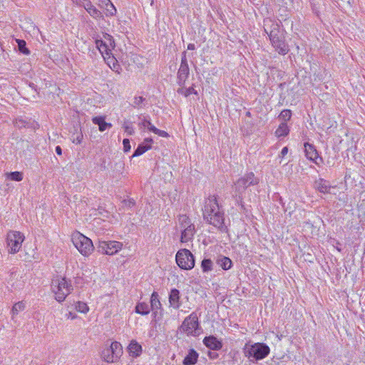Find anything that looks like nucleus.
Instances as JSON below:
<instances>
[{"label":"nucleus","instance_id":"f257e3e1","mask_svg":"<svg viewBox=\"0 0 365 365\" xmlns=\"http://www.w3.org/2000/svg\"><path fill=\"white\" fill-rule=\"evenodd\" d=\"M202 212L203 218L207 222L221 232H227V227L225 225L224 212L221 210L215 196H211L205 200Z\"/></svg>","mask_w":365,"mask_h":365},{"label":"nucleus","instance_id":"f03ea898","mask_svg":"<svg viewBox=\"0 0 365 365\" xmlns=\"http://www.w3.org/2000/svg\"><path fill=\"white\" fill-rule=\"evenodd\" d=\"M264 29L275 50L279 54H287L289 52V47L285 43L284 33L280 29L279 23L271 19H266L264 21Z\"/></svg>","mask_w":365,"mask_h":365},{"label":"nucleus","instance_id":"7ed1b4c3","mask_svg":"<svg viewBox=\"0 0 365 365\" xmlns=\"http://www.w3.org/2000/svg\"><path fill=\"white\" fill-rule=\"evenodd\" d=\"M175 229L177 232L180 233V242L182 243L191 242L196 232L194 223L186 215L178 216Z\"/></svg>","mask_w":365,"mask_h":365},{"label":"nucleus","instance_id":"20e7f679","mask_svg":"<svg viewBox=\"0 0 365 365\" xmlns=\"http://www.w3.org/2000/svg\"><path fill=\"white\" fill-rule=\"evenodd\" d=\"M71 240L78 251L84 257L90 256L94 250L92 240L79 232L72 234Z\"/></svg>","mask_w":365,"mask_h":365},{"label":"nucleus","instance_id":"39448f33","mask_svg":"<svg viewBox=\"0 0 365 365\" xmlns=\"http://www.w3.org/2000/svg\"><path fill=\"white\" fill-rule=\"evenodd\" d=\"M51 290L56 300L62 302L73 290V286L66 278L56 279L52 282Z\"/></svg>","mask_w":365,"mask_h":365},{"label":"nucleus","instance_id":"423d86ee","mask_svg":"<svg viewBox=\"0 0 365 365\" xmlns=\"http://www.w3.org/2000/svg\"><path fill=\"white\" fill-rule=\"evenodd\" d=\"M244 351L245 356L250 360L254 359L256 361L264 359L270 352L269 347L264 343L246 344Z\"/></svg>","mask_w":365,"mask_h":365},{"label":"nucleus","instance_id":"0eeeda50","mask_svg":"<svg viewBox=\"0 0 365 365\" xmlns=\"http://www.w3.org/2000/svg\"><path fill=\"white\" fill-rule=\"evenodd\" d=\"M123 354V347L120 343L113 341L110 346L103 349L101 357L107 363L117 362Z\"/></svg>","mask_w":365,"mask_h":365},{"label":"nucleus","instance_id":"6e6552de","mask_svg":"<svg viewBox=\"0 0 365 365\" xmlns=\"http://www.w3.org/2000/svg\"><path fill=\"white\" fill-rule=\"evenodd\" d=\"M25 240L24 235L19 231L11 230L6 235V245L10 254H16L21 248Z\"/></svg>","mask_w":365,"mask_h":365},{"label":"nucleus","instance_id":"1a4fd4ad","mask_svg":"<svg viewBox=\"0 0 365 365\" xmlns=\"http://www.w3.org/2000/svg\"><path fill=\"white\" fill-rule=\"evenodd\" d=\"M259 182L258 178L255 176L252 172L246 173L240 178L233 186V190L236 196H240L245 192V190L250 185H257Z\"/></svg>","mask_w":365,"mask_h":365},{"label":"nucleus","instance_id":"9d476101","mask_svg":"<svg viewBox=\"0 0 365 365\" xmlns=\"http://www.w3.org/2000/svg\"><path fill=\"white\" fill-rule=\"evenodd\" d=\"M182 332L187 335L197 336L200 334L198 317L195 312H192L187 317L180 327Z\"/></svg>","mask_w":365,"mask_h":365},{"label":"nucleus","instance_id":"9b49d317","mask_svg":"<svg viewBox=\"0 0 365 365\" xmlns=\"http://www.w3.org/2000/svg\"><path fill=\"white\" fill-rule=\"evenodd\" d=\"M178 265L182 269L190 270L195 266L193 255L187 249L180 250L175 256Z\"/></svg>","mask_w":365,"mask_h":365},{"label":"nucleus","instance_id":"f8f14e48","mask_svg":"<svg viewBox=\"0 0 365 365\" xmlns=\"http://www.w3.org/2000/svg\"><path fill=\"white\" fill-rule=\"evenodd\" d=\"M123 247V243L118 241H99L97 251L103 255H113L121 250Z\"/></svg>","mask_w":365,"mask_h":365},{"label":"nucleus","instance_id":"ddd939ff","mask_svg":"<svg viewBox=\"0 0 365 365\" xmlns=\"http://www.w3.org/2000/svg\"><path fill=\"white\" fill-rule=\"evenodd\" d=\"M96 46L103 57L106 55L111 54V51L115 47V43L112 37L106 34L104 36L103 39L96 41Z\"/></svg>","mask_w":365,"mask_h":365},{"label":"nucleus","instance_id":"4468645a","mask_svg":"<svg viewBox=\"0 0 365 365\" xmlns=\"http://www.w3.org/2000/svg\"><path fill=\"white\" fill-rule=\"evenodd\" d=\"M190 74V69L185 55L182 57L180 68L178 72V83L183 86Z\"/></svg>","mask_w":365,"mask_h":365},{"label":"nucleus","instance_id":"2eb2a0df","mask_svg":"<svg viewBox=\"0 0 365 365\" xmlns=\"http://www.w3.org/2000/svg\"><path fill=\"white\" fill-rule=\"evenodd\" d=\"M304 146V153L307 158L314 162L317 165H319V163L318 162V160H319V161H322V158L319 157V154L317 150L315 149L314 146L312 144H309V143H305Z\"/></svg>","mask_w":365,"mask_h":365},{"label":"nucleus","instance_id":"dca6fc26","mask_svg":"<svg viewBox=\"0 0 365 365\" xmlns=\"http://www.w3.org/2000/svg\"><path fill=\"white\" fill-rule=\"evenodd\" d=\"M98 6L104 10L106 16H113L117 10L110 0H97Z\"/></svg>","mask_w":365,"mask_h":365},{"label":"nucleus","instance_id":"f3484780","mask_svg":"<svg viewBox=\"0 0 365 365\" xmlns=\"http://www.w3.org/2000/svg\"><path fill=\"white\" fill-rule=\"evenodd\" d=\"M203 344L212 350H220L222 347L221 341L214 336H205L203 339Z\"/></svg>","mask_w":365,"mask_h":365},{"label":"nucleus","instance_id":"a211bd4d","mask_svg":"<svg viewBox=\"0 0 365 365\" xmlns=\"http://www.w3.org/2000/svg\"><path fill=\"white\" fill-rule=\"evenodd\" d=\"M180 299V296L179 290L175 288L172 289L169 294L170 306L175 309H179L181 306Z\"/></svg>","mask_w":365,"mask_h":365},{"label":"nucleus","instance_id":"6ab92c4d","mask_svg":"<svg viewBox=\"0 0 365 365\" xmlns=\"http://www.w3.org/2000/svg\"><path fill=\"white\" fill-rule=\"evenodd\" d=\"M152 143L153 140L151 138L145 139L144 141L138 146L132 157H138L145 153L151 148Z\"/></svg>","mask_w":365,"mask_h":365},{"label":"nucleus","instance_id":"aec40b11","mask_svg":"<svg viewBox=\"0 0 365 365\" xmlns=\"http://www.w3.org/2000/svg\"><path fill=\"white\" fill-rule=\"evenodd\" d=\"M83 8L93 19L97 20L103 19L101 11H99L94 5H93L91 1H87V3H86V4L83 6Z\"/></svg>","mask_w":365,"mask_h":365},{"label":"nucleus","instance_id":"412c9836","mask_svg":"<svg viewBox=\"0 0 365 365\" xmlns=\"http://www.w3.org/2000/svg\"><path fill=\"white\" fill-rule=\"evenodd\" d=\"M107 65L115 72L120 73V66L116 58L111 54L106 55L103 56Z\"/></svg>","mask_w":365,"mask_h":365},{"label":"nucleus","instance_id":"4be33fe9","mask_svg":"<svg viewBox=\"0 0 365 365\" xmlns=\"http://www.w3.org/2000/svg\"><path fill=\"white\" fill-rule=\"evenodd\" d=\"M129 354L133 357H138L142 353V346L135 340H132L128 346Z\"/></svg>","mask_w":365,"mask_h":365},{"label":"nucleus","instance_id":"5701e85b","mask_svg":"<svg viewBox=\"0 0 365 365\" xmlns=\"http://www.w3.org/2000/svg\"><path fill=\"white\" fill-rule=\"evenodd\" d=\"M198 356V353L193 349H190L184 358L182 363L184 365H194L197 363Z\"/></svg>","mask_w":365,"mask_h":365},{"label":"nucleus","instance_id":"b1692460","mask_svg":"<svg viewBox=\"0 0 365 365\" xmlns=\"http://www.w3.org/2000/svg\"><path fill=\"white\" fill-rule=\"evenodd\" d=\"M216 263L223 270H229L232 267V260L225 256H219L216 260Z\"/></svg>","mask_w":365,"mask_h":365},{"label":"nucleus","instance_id":"393cba45","mask_svg":"<svg viewBox=\"0 0 365 365\" xmlns=\"http://www.w3.org/2000/svg\"><path fill=\"white\" fill-rule=\"evenodd\" d=\"M161 303L160 301L159 295L157 292H154L150 297V308L155 313L158 309H161Z\"/></svg>","mask_w":365,"mask_h":365},{"label":"nucleus","instance_id":"a878e982","mask_svg":"<svg viewBox=\"0 0 365 365\" xmlns=\"http://www.w3.org/2000/svg\"><path fill=\"white\" fill-rule=\"evenodd\" d=\"M289 133V128L285 122H282L274 132L275 136L278 138L285 137Z\"/></svg>","mask_w":365,"mask_h":365},{"label":"nucleus","instance_id":"bb28decb","mask_svg":"<svg viewBox=\"0 0 365 365\" xmlns=\"http://www.w3.org/2000/svg\"><path fill=\"white\" fill-rule=\"evenodd\" d=\"M317 189L322 193H328L329 192V190L331 188V186L327 180L320 178L315 182Z\"/></svg>","mask_w":365,"mask_h":365},{"label":"nucleus","instance_id":"cd10ccee","mask_svg":"<svg viewBox=\"0 0 365 365\" xmlns=\"http://www.w3.org/2000/svg\"><path fill=\"white\" fill-rule=\"evenodd\" d=\"M135 311L137 314L147 315L150 313V308L145 302H138L135 306Z\"/></svg>","mask_w":365,"mask_h":365},{"label":"nucleus","instance_id":"c85d7f7f","mask_svg":"<svg viewBox=\"0 0 365 365\" xmlns=\"http://www.w3.org/2000/svg\"><path fill=\"white\" fill-rule=\"evenodd\" d=\"M71 307H73V308L78 312L82 314H86L89 312V307L86 302H81V301H76L73 302V303L71 304Z\"/></svg>","mask_w":365,"mask_h":365},{"label":"nucleus","instance_id":"c756f323","mask_svg":"<svg viewBox=\"0 0 365 365\" xmlns=\"http://www.w3.org/2000/svg\"><path fill=\"white\" fill-rule=\"evenodd\" d=\"M25 308L26 304L24 302L15 303L11 309V319L14 320L15 316H16L19 312L24 311Z\"/></svg>","mask_w":365,"mask_h":365},{"label":"nucleus","instance_id":"7c9ffc66","mask_svg":"<svg viewBox=\"0 0 365 365\" xmlns=\"http://www.w3.org/2000/svg\"><path fill=\"white\" fill-rule=\"evenodd\" d=\"M6 178L7 180L19 182L23 180L24 175L21 172L14 171L6 173Z\"/></svg>","mask_w":365,"mask_h":365},{"label":"nucleus","instance_id":"2f4dec72","mask_svg":"<svg viewBox=\"0 0 365 365\" xmlns=\"http://www.w3.org/2000/svg\"><path fill=\"white\" fill-rule=\"evenodd\" d=\"M178 93L183 95L185 97L190 96L191 94H197L196 90L192 87L185 88L182 87L178 90Z\"/></svg>","mask_w":365,"mask_h":365},{"label":"nucleus","instance_id":"473e14b6","mask_svg":"<svg viewBox=\"0 0 365 365\" xmlns=\"http://www.w3.org/2000/svg\"><path fill=\"white\" fill-rule=\"evenodd\" d=\"M212 262L210 259H204L201 262V268L203 272H208L212 269Z\"/></svg>","mask_w":365,"mask_h":365},{"label":"nucleus","instance_id":"72a5a7b5","mask_svg":"<svg viewBox=\"0 0 365 365\" xmlns=\"http://www.w3.org/2000/svg\"><path fill=\"white\" fill-rule=\"evenodd\" d=\"M292 117V111L289 109H284L282 110L280 113L279 118L282 120V122L287 123L288 120L291 119Z\"/></svg>","mask_w":365,"mask_h":365},{"label":"nucleus","instance_id":"f704fd0d","mask_svg":"<svg viewBox=\"0 0 365 365\" xmlns=\"http://www.w3.org/2000/svg\"><path fill=\"white\" fill-rule=\"evenodd\" d=\"M145 101V98L143 96H135L132 105L134 108H140L143 107Z\"/></svg>","mask_w":365,"mask_h":365},{"label":"nucleus","instance_id":"c9c22d12","mask_svg":"<svg viewBox=\"0 0 365 365\" xmlns=\"http://www.w3.org/2000/svg\"><path fill=\"white\" fill-rule=\"evenodd\" d=\"M19 51L24 54H29V49L26 47V42L24 40H16Z\"/></svg>","mask_w":365,"mask_h":365},{"label":"nucleus","instance_id":"e433bc0d","mask_svg":"<svg viewBox=\"0 0 365 365\" xmlns=\"http://www.w3.org/2000/svg\"><path fill=\"white\" fill-rule=\"evenodd\" d=\"M27 125L28 122L23 118H17L14 121V125L19 128H25Z\"/></svg>","mask_w":365,"mask_h":365},{"label":"nucleus","instance_id":"4c0bfd02","mask_svg":"<svg viewBox=\"0 0 365 365\" xmlns=\"http://www.w3.org/2000/svg\"><path fill=\"white\" fill-rule=\"evenodd\" d=\"M151 132L154 133L155 134H156L160 137H163V138L168 137V133L166 131L160 130V129L157 128L156 127L153 128Z\"/></svg>","mask_w":365,"mask_h":365},{"label":"nucleus","instance_id":"58836bf2","mask_svg":"<svg viewBox=\"0 0 365 365\" xmlns=\"http://www.w3.org/2000/svg\"><path fill=\"white\" fill-rule=\"evenodd\" d=\"M123 128L128 135H132L134 133V129L130 123H125L123 124Z\"/></svg>","mask_w":365,"mask_h":365},{"label":"nucleus","instance_id":"ea45409f","mask_svg":"<svg viewBox=\"0 0 365 365\" xmlns=\"http://www.w3.org/2000/svg\"><path fill=\"white\" fill-rule=\"evenodd\" d=\"M141 125L149 130L150 131H152V128H155V126L151 123V122L148 119H143L141 122Z\"/></svg>","mask_w":365,"mask_h":365},{"label":"nucleus","instance_id":"a19ab883","mask_svg":"<svg viewBox=\"0 0 365 365\" xmlns=\"http://www.w3.org/2000/svg\"><path fill=\"white\" fill-rule=\"evenodd\" d=\"M92 121L94 124L98 125V127L101 123H103L105 121V118L103 116H96L93 118Z\"/></svg>","mask_w":365,"mask_h":365},{"label":"nucleus","instance_id":"79ce46f5","mask_svg":"<svg viewBox=\"0 0 365 365\" xmlns=\"http://www.w3.org/2000/svg\"><path fill=\"white\" fill-rule=\"evenodd\" d=\"M111 127H112L111 123H106V121H104L103 123H101V125H100V126L98 127V129L100 131L103 132L106 129L110 128Z\"/></svg>","mask_w":365,"mask_h":365},{"label":"nucleus","instance_id":"37998d69","mask_svg":"<svg viewBox=\"0 0 365 365\" xmlns=\"http://www.w3.org/2000/svg\"><path fill=\"white\" fill-rule=\"evenodd\" d=\"M83 140V135L81 133H77L76 137L73 138V143L75 144H81Z\"/></svg>","mask_w":365,"mask_h":365},{"label":"nucleus","instance_id":"c03bdc74","mask_svg":"<svg viewBox=\"0 0 365 365\" xmlns=\"http://www.w3.org/2000/svg\"><path fill=\"white\" fill-rule=\"evenodd\" d=\"M123 149H124L125 152H128L130 150L131 146L130 144V140L128 139H124L123 140Z\"/></svg>","mask_w":365,"mask_h":365},{"label":"nucleus","instance_id":"a18cd8bd","mask_svg":"<svg viewBox=\"0 0 365 365\" xmlns=\"http://www.w3.org/2000/svg\"><path fill=\"white\" fill-rule=\"evenodd\" d=\"M65 317L68 319L73 320L76 319L78 316L72 312H68L67 314H65Z\"/></svg>","mask_w":365,"mask_h":365},{"label":"nucleus","instance_id":"49530a36","mask_svg":"<svg viewBox=\"0 0 365 365\" xmlns=\"http://www.w3.org/2000/svg\"><path fill=\"white\" fill-rule=\"evenodd\" d=\"M74 4H76L78 6H83L87 3V1H89L90 0H72Z\"/></svg>","mask_w":365,"mask_h":365},{"label":"nucleus","instance_id":"de8ad7c7","mask_svg":"<svg viewBox=\"0 0 365 365\" xmlns=\"http://www.w3.org/2000/svg\"><path fill=\"white\" fill-rule=\"evenodd\" d=\"M333 244L332 245L336 249V250L338 252H341V245L340 243L338 242V241H336V240H333Z\"/></svg>","mask_w":365,"mask_h":365},{"label":"nucleus","instance_id":"09e8293b","mask_svg":"<svg viewBox=\"0 0 365 365\" xmlns=\"http://www.w3.org/2000/svg\"><path fill=\"white\" fill-rule=\"evenodd\" d=\"M288 153V148L287 147H284L279 154L280 158H284Z\"/></svg>","mask_w":365,"mask_h":365},{"label":"nucleus","instance_id":"8fccbe9b","mask_svg":"<svg viewBox=\"0 0 365 365\" xmlns=\"http://www.w3.org/2000/svg\"><path fill=\"white\" fill-rule=\"evenodd\" d=\"M55 150L57 155H61L62 154V150L60 146H56Z\"/></svg>","mask_w":365,"mask_h":365},{"label":"nucleus","instance_id":"3c124183","mask_svg":"<svg viewBox=\"0 0 365 365\" xmlns=\"http://www.w3.org/2000/svg\"><path fill=\"white\" fill-rule=\"evenodd\" d=\"M195 48V45L193 43H190L187 46V49L188 50H194Z\"/></svg>","mask_w":365,"mask_h":365}]
</instances>
